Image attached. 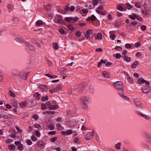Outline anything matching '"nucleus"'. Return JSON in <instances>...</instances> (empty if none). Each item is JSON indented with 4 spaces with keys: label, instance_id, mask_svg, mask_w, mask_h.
<instances>
[{
    "label": "nucleus",
    "instance_id": "64",
    "mask_svg": "<svg viewBox=\"0 0 151 151\" xmlns=\"http://www.w3.org/2000/svg\"><path fill=\"white\" fill-rule=\"evenodd\" d=\"M35 134L38 137H39L40 136V133L38 130H37L36 131Z\"/></svg>",
    "mask_w": 151,
    "mask_h": 151
},
{
    "label": "nucleus",
    "instance_id": "22",
    "mask_svg": "<svg viewBox=\"0 0 151 151\" xmlns=\"http://www.w3.org/2000/svg\"><path fill=\"white\" fill-rule=\"evenodd\" d=\"M145 139L148 142L151 144V136L149 135H147Z\"/></svg>",
    "mask_w": 151,
    "mask_h": 151
},
{
    "label": "nucleus",
    "instance_id": "39",
    "mask_svg": "<svg viewBox=\"0 0 151 151\" xmlns=\"http://www.w3.org/2000/svg\"><path fill=\"white\" fill-rule=\"evenodd\" d=\"M31 139L33 141H36L37 140V138L34 135H32L31 136Z\"/></svg>",
    "mask_w": 151,
    "mask_h": 151
},
{
    "label": "nucleus",
    "instance_id": "17",
    "mask_svg": "<svg viewBox=\"0 0 151 151\" xmlns=\"http://www.w3.org/2000/svg\"><path fill=\"white\" fill-rule=\"evenodd\" d=\"M12 103L13 106L15 108H18L17 103L16 100H13L12 101Z\"/></svg>",
    "mask_w": 151,
    "mask_h": 151
},
{
    "label": "nucleus",
    "instance_id": "15",
    "mask_svg": "<svg viewBox=\"0 0 151 151\" xmlns=\"http://www.w3.org/2000/svg\"><path fill=\"white\" fill-rule=\"evenodd\" d=\"M126 73L127 74V81L131 84H133L134 81L133 80L132 78L128 76V74L127 73Z\"/></svg>",
    "mask_w": 151,
    "mask_h": 151
},
{
    "label": "nucleus",
    "instance_id": "48",
    "mask_svg": "<svg viewBox=\"0 0 151 151\" xmlns=\"http://www.w3.org/2000/svg\"><path fill=\"white\" fill-rule=\"evenodd\" d=\"M40 94L38 92H36L35 94L34 95V97L36 98H37V99H39V98H38V97H39L40 96Z\"/></svg>",
    "mask_w": 151,
    "mask_h": 151
},
{
    "label": "nucleus",
    "instance_id": "43",
    "mask_svg": "<svg viewBox=\"0 0 151 151\" xmlns=\"http://www.w3.org/2000/svg\"><path fill=\"white\" fill-rule=\"evenodd\" d=\"M47 108V106L46 104H41V109L42 110H45Z\"/></svg>",
    "mask_w": 151,
    "mask_h": 151
},
{
    "label": "nucleus",
    "instance_id": "6",
    "mask_svg": "<svg viewBox=\"0 0 151 151\" xmlns=\"http://www.w3.org/2000/svg\"><path fill=\"white\" fill-rule=\"evenodd\" d=\"M37 146L40 148L43 149L44 148L45 144L44 142L42 141H40L37 143Z\"/></svg>",
    "mask_w": 151,
    "mask_h": 151
},
{
    "label": "nucleus",
    "instance_id": "29",
    "mask_svg": "<svg viewBox=\"0 0 151 151\" xmlns=\"http://www.w3.org/2000/svg\"><path fill=\"white\" fill-rule=\"evenodd\" d=\"M8 147L10 150H14L16 148V146L14 145H11L8 146Z\"/></svg>",
    "mask_w": 151,
    "mask_h": 151
},
{
    "label": "nucleus",
    "instance_id": "12",
    "mask_svg": "<svg viewBox=\"0 0 151 151\" xmlns=\"http://www.w3.org/2000/svg\"><path fill=\"white\" fill-rule=\"evenodd\" d=\"M63 85L62 84H60L58 85L55 88V91L58 92L63 87Z\"/></svg>",
    "mask_w": 151,
    "mask_h": 151
},
{
    "label": "nucleus",
    "instance_id": "47",
    "mask_svg": "<svg viewBox=\"0 0 151 151\" xmlns=\"http://www.w3.org/2000/svg\"><path fill=\"white\" fill-rule=\"evenodd\" d=\"M136 19L140 21H142L143 20V19L142 17L139 16L138 14H137V17H136Z\"/></svg>",
    "mask_w": 151,
    "mask_h": 151
},
{
    "label": "nucleus",
    "instance_id": "20",
    "mask_svg": "<svg viewBox=\"0 0 151 151\" xmlns=\"http://www.w3.org/2000/svg\"><path fill=\"white\" fill-rule=\"evenodd\" d=\"M107 61V60L106 59L104 60L101 59L100 61L98 63V66H101L102 63L106 64V63Z\"/></svg>",
    "mask_w": 151,
    "mask_h": 151
},
{
    "label": "nucleus",
    "instance_id": "16",
    "mask_svg": "<svg viewBox=\"0 0 151 151\" xmlns=\"http://www.w3.org/2000/svg\"><path fill=\"white\" fill-rule=\"evenodd\" d=\"M26 46L28 47L29 49L32 51H35V49L34 47L33 46L30 44L27 43L26 44Z\"/></svg>",
    "mask_w": 151,
    "mask_h": 151
},
{
    "label": "nucleus",
    "instance_id": "44",
    "mask_svg": "<svg viewBox=\"0 0 151 151\" xmlns=\"http://www.w3.org/2000/svg\"><path fill=\"white\" fill-rule=\"evenodd\" d=\"M84 104V103H83L82 104V107L83 108L85 109H86L87 108L88 106L87 104Z\"/></svg>",
    "mask_w": 151,
    "mask_h": 151
},
{
    "label": "nucleus",
    "instance_id": "45",
    "mask_svg": "<svg viewBox=\"0 0 151 151\" xmlns=\"http://www.w3.org/2000/svg\"><path fill=\"white\" fill-rule=\"evenodd\" d=\"M100 1L101 0H93V3H92L93 4L94 6L97 5L99 1Z\"/></svg>",
    "mask_w": 151,
    "mask_h": 151
},
{
    "label": "nucleus",
    "instance_id": "42",
    "mask_svg": "<svg viewBox=\"0 0 151 151\" xmlns=\"http://www.w3.org/2000/svg\"><path fill=\"white\" fill-rule=\"evenodd\" d=\"M18 149L20 151H22L23 149V145L22 144H20L18 146Z\"/></svg>",
    "mask_w": 151,
    "mask_h": 151
},
{
    "label": "nucleus",
    "instance_id": "61",
    "mask_svg": "<svg viewBox=\"0 0 151 151\" xmlns=\"http://www.w3.org/2000/svg\"><path fill=\"white\" fill-rule=\"evenodd\" d=\"M121 56V55L120 53H117L115 54V57L117 59L119 58Z\"/></svg>",
    "mask_w": 151,
    "mask_h": 151
},
{
    "label": "nucleus",
    "instance_id": "9",
    "mask_svg": "<svg viewBox=\"0 0 151 151\" xmlns=\"http://www.w3.org/2000/svg\"><path fill=\"white\" fill-rule=\"evenodd\" d=\"M102 34L99 32L95 35V38L96 40H101L102 39Z\"/></svg>",
    "mask_w": 151,
    "mask_h": 151
},
{
    "label": "nucleus",
    "instance_id": "4",
    "mask_svg": "<svg viewBox=\"0 0 151 151\" xmlns=\"http://www.w3.org/2000/svg\"><path fill=\"white\" fill-rule=\"evenodd\" d=\"M136 114L138 115L141 116L146 120H150L151 119V118L148 116L144 114L139 111H137Z\"/></svg>",
    "mask_w": 151,
    "mask_h": 151
},
{
    "label": "nucleus",
    "instance_id": "36",
    "mask_svg": "<svg viewBox=\"0 0 151 151\" xmlns=\"http://www.w3.org/2000/svg\"><path fill=\"white\" fill-rule=\"evenodd\" d=\"M53 45V47L55 50H57L58 49V45L56 43H52Z\"/></svg>",
    "mask_w": 151,
    "mask_h": 151
},
{
    "label": "nucleus",
    "instance_id": "55",
    "mask_svg": "<svg viewBox=\"0 0 151 151\" xmlns=\"http://www.w3.org/2000/svg\"><path fill=\"white\" fill-rule=\"evenodd\" d=\"M55 88H51L49 89V91L50 92L52 93L55 92H57L56 91H55Z\"/></svg>",
    "mask_w": 151,
    "mask_h": 151
},
{
    "label": "nucleus",
    "instance_id": "60",
    "mask_svg": "<svg viewBox=\"0 0 151 151\" xmlns=\"http://www.w3.org/2000/svg\"><path fill=\"white\" fill-rule=\"evenodd\" d=\"M117 8L118 10L120 11H122L123 10V7L120 5L118 6Z\"/></svg>",
    "mask_w": 151,
    "mask_h": 151
},
{
    "label": "nucleus",
    "instance_id": "25",
    "mask_svg": "<svg viewBox=\"0 0 151 151\" xmlns=\"http://www.w3.org/2000/svg\"><path fill=\"white\" fill-rule=\"evenodd\" d=\"M102 74L103 76L106 78H108L109 77V73L106 71H105L102 72Z\"/></svg>",
    "mask_w": 151,
    "mask_h": 151
},
{
    "label": "nucleus",
    "instance_id": "50",
    "mask_svg": "<svg viewBox=\"0 0 151 151\" xmlns=\"http://www.w3.org/2000/svg\"><path fill=\"white\" fill-rule=\"evenodd\" d=\"M135 6L136 7L138 8H140L141 6V4L138 3H135Z\"/></svg>",
    "mask_w": 151,
    "mask_h": 151
},
{
    "label": "nucleus",
    "instance_id": "51",
    "mask_svg": "<svg viewBox=\"0 0 151 151\" xmlns=\"http://www.w3.org/2000/svg\"><path fill=\"white\" fill-rule=\"evenodd\" d=\"M125 47L126 48L129 49L131 48V46L130 44L127 43L125 45Z\"/></svg>",
    "mask_w": 151,
    "mask_h": 151
},
{
    "label": "nucleus",
    "instance_id": "49",
    "mask_svg": "<svg viewBox=\"0 0 151 151\" xmlns=\"http://www.w3.org/2000/svg\"><path fill=\"white\" fill-rule=\"evenodd\" d=\"M141 45V44L139 42H137L135 43L134 46L136 47H139Z\"/></svg>",
    "mask_w": 151,
    "mask_h": 151
},
{
    "label": "nucleus",
    "instance_id": "38",
    "mask_svg": "<svg viewBox=\"0 0 151 151\" xmlns=\"http://www.w3.org/2000/svg\"><path fill=\"white\" fill-rule=\"evenodd\" d=\"M34 126L35 128H37L39 130L41 129V127L39 124H35L34 125Z\"/></svg>",
    "mask_w": 151,
    "mask_h": 151
},
{
    "label": "nucleus",
    "instance_id": "31",
    "mask_svg": "<svg viewBox=\"0 0 151 151\" xmlns=\"http://www.w3.org/2000/svg\"><path fill=\"white\" fill-rule=\"evenodd\" d=\"M89 91L91 93H94L95 89L93 86H90L89 88Z\"/></svg>",
    "mask_w": 151,
    "mask_h": 151
},
{
    "label": "nucleus",
    "instance_id": "26",
    "mask_svg": "<svg viewBox=\"0 0 151 151\" xmlns=\"http://www.w3.org/2000/svg\"><path fill=\"white\" fill-rule=\"evenodd\" d=\"M39 87L42 90H44L45 91L47 90L46 88V86L44 85H40Z\"/></svg>",
    "mask_w": 151,
    "mask_h": 151
},
{
    "label": "nucleus",
    "instance_id": "5",
    "mask_svg": "<svg viewBox=\"0 0 151 151\" xmlns=\"http://www.w3.org/2000/svg\"><path fill=\"white\" fill-rule=\"evenodd\" d=\"M94 136V131L93 130L91 132H89L86 134L84 137L86 140H88L92 138Z\"/></svg>",
    "mask_w": 151,
    "mask_h": 151
},
{
    "label": "nucleus",
    "instance_id": "1",
    "mask_svg": "<svg viewBox=\"0 0 151 151\" xmlns=\"http://www.w3.org/2000/svg\"><path fill=\"white\" fill-rule=\"evenodd\" d=\"M113 85L115 88L119 92L123 91H124L122 83L121 81H117L114 83Z\"/></svg>",
    "mask_w": 151,
    "mask_h": 151
},
{
    "label": "nucleus",
    "instance_id": "13",
    "mask_svg": "<svg viewBox=\"0 0 151 151\" xmlns=\"http://www.w3.org/2000/svg\"><path fill=\"white\" fill-rule=\"evenodd\" d=\"M87 19L88 20H91L93 21H95L96 20H98L95 16L93 14H92L91 17H88Z\"/></svg>",
    "mask_w": 151,
    "mask_h": 151
},
{
    "label": "nucleus",
    "instance_id": "28",
    "mask_svg": "<svg viewBox=\"0 0 151 151\" xmlns=\"http://www.w3.org/2000/svg\"><path fill=\"white\" fill-rule=\"evenodd\" d=\"M140 12L144 16H146L148 14L147 11L146 9L145 10L144 9H141Z\"/></svg>",
    "mask_w": 151,
    "mask_h": 151
},
{
    "label": "nucleus",
    "instance_id": "59",
    "mask_svg": "<svg viewBox=\"0 0 151 151\" xmlns=\"http://www.w3.org/2000/svg\"><path fill=\"white\" fill-rule=\"evenodd\" d=\"M59 32L62 35L64 34V30L62 28L59 29Z\"/></svg>",
    "mask_w": 151,
    "mask_h": 151
},
{
    "label": "nucleus",
    "instance_id": "32",
    "mask_svg": "<svg viewBox=\"0 0 151 151\" xmlns=\"http://www.w3.org/2000/svg\"><path fill=\"white\" fill-rule=\"evenodd\" d=\"M57 129L59 130H61L63 129V127L60 125V123H58L56 125Z\"/></svg>",
    "mask_w": 151,
    "mask_h": 151
},
{
    "label": "nucleus",
    "instance_id": "2",
    "mask_svg": "<svg viewBox=\"0 0 151 151\" xmlns=\"http://www.w3.org/2000/svg\"><path fill=\"white\" fill-rule=\"evenodd\" d=\"M29 74V72L27 73L24 71H22L20 73V76L21 78L26 80Z\"/></svg>",
    "mask_w": 151,
    "mask_h": 151
},
{
    "label": "nucleus",
    "instance_id": "62",
    "mask_svg": "<svg viewBox=\"0 0 151 151\" xmlns=\"http://www.w3.org/2000/svg\"><path fill=\"white\" fill-rule=\"evenodd\" d=\"M66 133L67 134L70 135L72 134V131L71 129H69L67 131Z\"/></svg>",
    "mask_w": 151,
    "mask_h": 151
},
{
    "label": "nucleus",
    "instance_id": "35",
    "mask_svg": "<svg viewBox=\"0 0 151 151\" xmlns=\"http://www.w3.org/2000/svg\"><path fill=\"white\" fill-rule=\"evenodd\" d=\"M79 138L78 137H75L74 138L73 140V142L74 143H80V142L79 141Z\"/></svg>",
    "mask_w": 151,
    "mask_h": 151
},
{
    "label": "nucleus",
    "instance_id": "7",
    "mask_svg": "<svg viewBox=\"0 0 151 151\" xmlns=\"http://www.w3.org/2000/svg\"><path fill=\"white\" fill-rule=\"evenodd\" d=\"M92 34V31L89 30L85 32L84 35L87 39L89 40L90 39V36Z\"/></svg>",
    "mask_w": 151,
    "mask_h": 151
},
{
    "label": "nucleus",
    "instance_id": "30",
    "mask_svg": "<svg viewBox=\"0 0 151 151\" xmlns=\"http://www.w3.org/2000/svg\"><path fill=\"white\" fill-rule=\"evenodd\" d=\"M124 60L125 61L127 62H129L131 60V59L130 57L126 56H124Z\"/></svg>",
    "mask_w": 151,
    "mask_h": 151
},
{
    "label": "nucleus",
    "instance_id": "27",
    "mask_svg": "<svg viewBox=\"0 0 151 151\" xmlns=\"http://www.w3.org/2000/svg\"><path fill=\"white\" fill-rule=\"evenodd\" d=\"M43 22L41 20H38L36 22V24L37 26H40L42 24Z\"/></svg>",
    "mask_w": 151,
    "mask_h": 151
},
{
    "label": "nucleus",
    "instance_id": "23",
    "mask_svg": "<svg viewBox=\"0 0 151 151\" xmlns=\"http://www.w3.org/2000/svg\"><path fill=\"white\" fill-rule=\"evenodd\" d=\"M58 107V105L55 106L53 105H51L49 106L48 108L50 110H54L57 109Z\"/></svg>",
    "mask_w": 151,
    "mask_h": 151
},
{
    "label": "nucleus",
    "instance_id": "33",
    "mask_svg": "<svg viewBox=\"0 0 151 151\" xmlns=\"http://www.w3.org/2000/svg\"><path fill=\"white\" fill-rule=\"evenodd\" d=\"M49 128L51 130H54L55 129L54 125L52 124H51L48 126Z\"/></svg>",
    "mask_w": 151,
    "mask_h": 151
},
{
    "label": "nucleus",
    "instance_id": "52",
    "mask_svg": "<svg viewBox=\"0 0 151 151\" xmlns=\"http://www.w3.org/2000/svg\"><path fill=\"white\" fill-rule=\"evenodd\" d=\"M56 132L55 131H51L48 132V134L49 135H54L55 134Z\"/></svg>",
    "mask_w": 151,
    "mask_h": 151
},
{
    "label": "nucleus",
    "instance_id": "10",
    "mask_svg": "<svg viewBox=\"0 0 151 151\" xmlns=\"http://www.w3.org/2000/svg\"><path fill=\"white\" fill-rule=\"evenodd\" d=\"M150 90V87H145L142 89V92L144 93H148Z\"/></svg>",
    "mask_w": 151,
    "mask_h": 151
},
{
    "label": "nucleus",
    "instance_id": "34",
    "mask_svg": "<svg viewBox=\"0 0 151 151\" xmlns=\"http://www.w3.org/2000/svg\"><path fill=\"white\" fill-rule=\"evenodd\" d=\"M9 94L10 96L13 97L14 98L15 97V94L12 92V91L10 90L9 91Z\"/></svg>",
    "mask_w": 151,
    "mask_h": 151
},
{
    "label": "nucleus",
    "instance_id": "41",
    "mask_svg": "<svg viewBox=\"0 0 151 151\" xmlns=\"http://www.w3.org/2000/svg\"><path fill=\"white\" fill-rule=\"evenodd\" d=\"M69 29L72 31L74 29V27L72 25H69L67 27Z\"/></svg>",
    "mask_w": 151,
    "mask_h": 151
},
{
    "label": "nucleus",
    "instance_id": "56",
    "mask_svg": "<svg viewBox=\"0 0 151 151\" xmlns=\"http://www.w3.org/2000/svg\"><path fill=\"white\" fill-rule=\"evenodd\" d=\"M38 115L36 114L34 115L32 117L35 120H38Z\"/></svg>",
    "mask_w": 151,
    "mask_h": 151
},
{
    "label": "nucleus",
    "instance_id": "46",
    "mask_svg": "<svg viewBox=\"0 0 151 151\" xmlns=\"http://www.w3.org/2000/svg\"><path fill=\"white\" fill-rule=\"evenodd\" d=\"M72 18L70 17H66L65 18V20L67 22H69L72 20Z\"/></svg>",
    "mask_w": 151,
    "mask_h": 151
},
{
    "label": "nucleus",
    "instance_id": "8",
    "mask_svg": "<svg viewBox=\"0 0 151 151\" xmlns=\"http://www.w3.org/2000/svg\"><path fill=\"white\" fill-rule=\"evenodd\" d=\"M86 6L87 9H91L94 6L92 3L90 2H87L86 5Z\"/></svg>",
    "mask_w": 151,
    "mask_h": 151
},
{
    "label": "nucleus",
    "instance_id": "24",
    "mask_svg": "<svg viewBox=\"0 0 151 151\" xmlns=\"http://www.w3.org/2000/svg\"><path fill=\"white\" fill-rule=\"evenodd\" d=\"M145 80L143 79L142 78H139L138 80V83L140 84H143L145 82Z\"/></svg>",
    "mask_w": 151,
    "mask_h": 151
},
{
    "label": "nucleus",
    "instance_id": "21",
    "mask_svg": "<svg viewBox=\"0 0 151 151\" xmlns=\"http://www.w3.org/2000/svg\"><path fill=\"white\" fill-rule=\"evenodd\" d=\"M121 145V142H119L116 144L115 145V147L116 149L117 150H119L120 149V146Z\"/></svg>",
    "mask_w": 151,
    "mask_h": 151
},
{
    "label": "nucleus",
    "instance_id": "19",
    "mask_svg": "<svg viewBox=\"0 0 151 151\" xmlns=\"http://www.w3.org/2000/svg\"><path fill=\"white\" fill-rule=\"evenodd\" d=\"M137 14L135 13H132L131 15L129 16V18L132 20H134L136 19Z\"/></svg>",
    "mask_w": 151,
    "mask_h": 151
},
{
    "label": "nucleus",
    "instance_id": "58",
    "mask_svg": "<svg viewBox=\"0 0 151 151\" xmlns=\"http://www.w3.org/2000/svg\"><path fill=\"white\" fill-rule=\"evenodd\" d=\"M75 9V6H72L69 7V10L70 12H73L74 11V9Z\"/></svg>",
    "mask_w": 151,
    "mask_h": 151
},
{
    "label": "nucleus",
    "instance_id": "3",
    "mask_svg": "<svg viewBox=\"0 0 151 151\" xmlns=\"http://www.w3.org/2000/svg\"><path fill=\"white\" fill-rule=\"evenodd\" d=\"M82 103L88 104L91 102V99L88 96H83L81 99Z\"/></svg>",
    "mask_w": 151,
    "mask_h": 151
},
{
    "label": "nucleus",
    "instance_id": "63",
    "mask_svg": "<svg viewBox=\"0 0 151 151\" xmlns=\"http://www.w3.org/2000/svg\"><path fill=\"white\" fill-rule=\"evenodd\" d=\"M142 147L143 148H144L148 149L149 148V146L146 144H143L142 145Z\"/></svg>",
    "mask_w": 151,
    "mask_h": 151
},
{
    "label": "nucleus",
    "instance_id": "57",
    "mask_svg": "<svg viewBox=\"0 0 151 151\" xmlns=\"http://www.w3.org/2000/svg\"><path fill=\"white\" fill-rule=\"evenodd\" d=\"M115 49L118 51H121L122 50V48L119 46H116L115 47Z\"/></svg>",
    "mask_w": 151,
    "mask_h": 151
},
{
    "label": "nucleus",
    "instance_id": "14",
    "mask_svg": "<svg viewBox=\"0 0 151 151\" xmlns=\"http://www.w3.org/2000/svg\"><path fill=\"white\" fill-rule=\"evenodd\" d=\"M32 42L34 44H35L36 46L37 47H40L41 45L38 43V42L35 39H33L31 40Z\"/></svg>",
    "mask_w": 151,
    "mask_h": 151
},
{
    "label": "nucleus",
    "instance_id": "40",
    "mask_svg": "<svg viewBox=\"0 0 151 151\" xmlns=\"http://www.w3.org/2000/svg\"><path fill=\"white\" fill-rule=\"evenodd\" d=\"M41 99L42 101H45L48 99V97L47 96H43L42 97Z\"/></svg>",
    "mask_w": 151,
    "mask_h": 151
},
{
    "label": "nucleus",
    "instance_id": "11",
    "mask_svg": "<svg viewBox=\"0 0 151 151\" xmlns=\"http://www.w3.org/2000/svg\"><path fill=\"white\" fill-rule=\"evenodd\" d=\"M135 105L137 106L141 105V102L139 99L137 98L134 99V100Z\"/></svg>",
    "mask_w": 151,
    "mask_h": 151
},
{
    "label": "nucleus",
    "instance_id": "54",
    "mask_svg": "<svg viewBox=\"0 0 151 151\" xmlns=\"http://www.w3.org/2000/svg\"><path fill=\"white\" fill-rule=\"evenodd\" d=\"M15 127L16 129L17 130V131L18 132H19L20 133H21L22 132V130H21L19 127H17V126H16Z\"/></svg>",
    "mask_w": 151,
    "mask_h": 151
},
{
    "label": "nucleus",
    "instance_id": "37",
    "mask_svg": "<svg viewBox=\"0 0 151 151\" xmlns=\"http://www.w3.org/2000/svg\"><path fill=\"white\" fill-rule=\"evenodd\" d=\"M81 35V32L80 31H78L76 33V35L77 37H80Z\"/></svg>",
    "mask_w": 151,
    "mask_h": 151
},
{
    "label": "nucleus",
    "instance_id": "53",
    "mask_svg": "<svg viewBox=\"0 0 151 151\" xmlns=\"http://www.w3.org/2000/svg\"><path fill=\"white\" fill-rule=\"evenodd\" d=\"M127 9H130L132 8V6L129 3L126 4Z\"/></svg>",
    "mask_w": 151,
    "mask_h": 151
},
{
    "label": "nucleus",
    "instance_id": "18",
    "mask_svg": "<svg viewBox=\"0 0 151 151\" xmlns=\"http://www.w3.org/2000/svg\"><path fill=\"white\" fill-rule=\"evenodd\" d=\"M27 101H24L21 102L19 105L21 108H24L27 106Z\"/></svg>",
    "mask_w": 151,
    "mask_h": 151
}]
</instances>
